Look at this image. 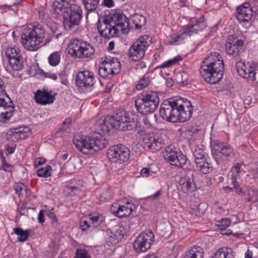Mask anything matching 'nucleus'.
Masks as SVG:
<instances>
[{
	"label": "nucleus",
	"instance_id": "1",
	"mask_svg": "<svg viewBox=\"0 0 258 258\" xmlns=\"http://www.w3.org/2000/svg\"><path fill=\"white\" fill-rule=\"evenodd\" d=\"M130 23L127 18L120 13H115L99 19L97 28L101 36L110 39L119 36L120 33L127 34Z\"/></svg>",
	"mask_w": 258,
	"mask_h": 258
},
{
	"label": "nucleus",
	"instance_id": "2",
	"mask_svg": "<svg viewBox=\"0 0 258 258\" xmlns=\"http://www.w3.org/2000/svg\"><path fill=\"white\" fill-rule=\"evenodd\" d=\"M224 71V61L217 52H211L205 58L201 68V74L207 82L215 84L222 78Z\"/></svg>",
	"mask_w": 258,
	"mask_h": 258
},
{
	"label": "nucleus",
	"instance_id": "3",
	"mask_svg": "<svg viewBox=\"0 0 258 258\" xmlns=\"http://www.w3.org/2000/svg\"><path fill=\"white\" fill-rule=\"evenodd\" d=\"M75 147L84 154H92L105 148L108 141L100 135L91 136L75 135L73 139Z\"/></svg>",
	"mask_w": 258,
	"mask_h": 258
},
{
	"label": "nucleus",
	"instance_id": "4",
	"mask_svg": "<svg viewBox=\"0 0 258 258\" xmlns=\"http://www.w3.org/2000/svg\"><path fill=\"white\" fill-rule=\"evenodd\" d=\"M63 5L56 7L55 9L57 13H63V25L64 28L68 31L76 29L80 25L83 17L81 7L77 4L71 5L69 8L62 7Z\"/></svg>",
	"mask_w": 258,
	"mask_h": 258
},
{
	"label": "nucleus",
	"instance_id": "5",
	"mask_svg": "<svg viewBox=\"0 0 258 258\" xmlns=\"http://www.w3.org/2000/svg\"><path fill=\"white\" fill-rule=\"evenodd\" d=\"M159 103V98L156 92L151 91L141 95L135 102L138 112L143 115L153 113Z\"/></svg>",
	"mask_w": 258,
	"mask_h": 258
},
{
	"label": "nucleus",
	"instance_id": "6",
	"mask_svg": "<svg viewBox=\"0 0 258 258\" xmlns=\"http://www.w3.org/2000/svg\"><path fill=\"white\" fill-rule=\"evenodd\" d=\"M110 124L113 128L122 131H131L138 126V119L125 110H118L112 116Z\"/></svg>",
	"mask_w": 258,
	"mask_h": 258
},
{
	"label": "nucleus",
	"instance_id": "7",
	"mask_svg": "<svg viewBox=\"0 0 258 258\" xmlns=\"http://www.w3.org/2000/svg\"><path fill=\"white\" fill-rule=\"evenodd\" d=\"M69 52L73 56L88 58L94 55V49L87 42L81 39H75L69 43Z\"/></svg>",
	"mask_w": 258,
	"mask_h": 258
},
{
	"label": "nucleus",
	"instance_id": "8",
	"mask_svg": "<svg viewBox=\"0 0 258 258\" xmlns=\"http://www.w3.org/2000/svg\"><path fill=\"white\" fill-rule=\"evenodd\" d=\"M152 39L145 35L139 38L131 46L128 56L134 61H138L144 57L147 48L151 44Z\"/></svg>",
	"mask_w": 258,
	"mask_h": 258
},
{
	"label": "nucleus",
	"instance_id": "9",
	"mask_svg": "<svg viewBox=\"0 0 258 258\" xmlns=\"http://www.w3.org/2000/svg\"><path fill=\"white\" fill-rule=\"evenodd\" d=\"M213 156L218 165L223 161H229L235 156L232 148L224 143L216 142L213 145Z\"/></svg>",
	"mask_w": 258,
	"mask_h": 258
},
{
	"label": "nucleus",
	"instance_id": "10",
	"mask_svg": "<svg viewBox=\"0 0 258 258\" xmlns=\"http://www.w3.org/2000/svg\"><path fill=\"white\" fill-rule=\"evenodd\" d=\"M107 155L111 163L120 165L128 161L130 156V151L126 146L118 144L111 147L108 150Z\"/></svg>",
	"mask_w": 258,
	"mask_h": 258
},
{
	"label": "nucleus",
	"instance_id": "11",
	"mask_svg": "<svg viewBox=\"0 0 258 258\" xmlns=\"http://www.w3.org/2000/svg\"><path fill=\"white\" fill-rule=\"evenodd\" d=\"M178 100H172L165 101L161 104L159 113L162 119L172 122L178 121Z\"/></svg>",
	"mask_w": 258,
	"mask_h": 258
},
{
	"label": "nucleus",
	"instance_id": "12",
	"mask_svg": "<svg viewBox=\"0 0 258 258\" xmlns=\"http://www.w3.org/2000/svg\"><path fill=\"white\" fill-rule=\"evenodd\" d=\"M154 235L152 231L141 233L134 241L133 247L138 253L146 251L154 242Z\"/></svg>",
	"mask_w": 258,
	"mask_h": 258
},
{
	"label": "nucleus",
	"instance_id": "13",
	"mask_svg": "<svg viewBox=\"0 0 258 258\" xmlns=\"http://www.w3.org/2000/svg\"><path fill=\"white\" fill-rule=\"evenodd\" d=\"M4 91V84L0 79V122H6L9 120L13 115L14 107L12 102H8L6 100L3 93Z\"/></svg>",
	"mask_w": 258,
	"mask_h": 258
},
{
	"label": "nucleus",
	"instance_id": "14",
	"mask_svg": "<svg viewBox=\"0 0 258 258\" xmlns=\"http://www.w3.org/2000/svg\"><path fill=\"white\" fill-rule=\"evenodd\" d=\"M164 140L159 135L150 134L143 138V146L146 151L156 152L163 146Z\"/></svg>",
	"mask_w": 258,
	"mask_h": 258
},
{
	"label": "nucleus",
	"instance_id": "15",
	"mask_svg": "<svg viewBox=\"0 0 258 258\" xmlns=\"http://www.w3.org/2000/svg\"><path fill=\"white\" fill-rule=\"evenodd\" d=\"M244 42L233 36L228 38L225 44V51L227 54L238 58L240 54L243 51Z\"/></svg>",
	"mask_w": 258,
	"mask_h": 258
},
{
	"label": "nucleus",
	"instance_id": "16",
	"mask_svg": "<svg viewBox=\"0 0 258 258\" xmlns=\"http://www.w3.org/2000/svg\"><path fill=\"white\" fill-rule=\"evenodd\" d=\"M235 67L237 73L242 77L251 81L256 80L258 72L255 71V68L251 63L239 61L236 62Z\"/></svg>",
	"mask_w": 258,
	"mask_h": 258
},
{
	"label": "nucleus",
	"instance_id": "17",
	"mask_svg": "<svg viewBox=\"0 0 258 258\" xmlns=\"http://www.w3.org/2000/svg\"><path fill=\"white\" fill-rule=\"evenodd\" d=\"M95 82L93 73L87 70L80 71L76 75V83L80 88L92 87Z\"/></svg>",
	"mask_w": 258,
	"mask_h": 258
},
{
	"label": "nucleus",
	"instance_id": "18",
	"mask_svg": "<svg viewBox=\"0 0 258 258\" xmlns=\"http://www.w3.org/2000/svg\"><path fill=\"white\" fill-rule=\"evenodd\" d=\"M180 100H178V101L177 117L179 118L178 121L183 122L189 119L191 117L192 107L191 102L187 99L182 101V103H180Z\"/></svg>",
	"mask_w": 258,
	"mask_h": 258
},
{
	"label": "nucleus",
	"instance_id": "19",
	"mask_svg": "<svg viewBox=\"0 0 258 258\" xmlns=\"http://www.w3.org/2000/svg\"><path fill=\"white\" fill-rule=\"evenodd\" d=\"M236 17L239 22H247L252 15L253 10L249 3H244L237 9Z\"/></svg>",
	"mask_w": 258,
	"mask_h": 258
},
{
	"label": "nucleus",
	"instance_id": "20",
	"mask_svg": "<svg viewBox=\"0 0 258 258\" xmlns=\"http://www.w3.org/2000/svg\"><path fill=\"white\" fill-rule=\"evenodd\" d=\"M123 228L119 227L116 229H107L106 234V242L109 244L114 245L117 244L123 237L124 232Z\"/></svg>",
	"mask_w": 258,
	"mask_h": 258
},
{
	"label": "nucleus",
	"instance_id": "21",
	"mask_svg": "<svg viewBox=\"0 0 258 258\" xmlns=\"http://www.w3.org/2000/svg\"><path fill=\"white\" fill-rule=\"evenodd\" d=\"M21 43L24 48L29 51L32 50V25L31 24L24 29L21 35Z\"/></svg>",
	"mask_w": 258,
	"mask_h": 258
},
{
	"label": "nucleus",
	"instance_id": "22",
	"mask_svg": "<svg viewBox=\"0 0 258 258\" xmlns=\"http://www.w3.org/2000/svg\"><path fill=\"white\" fill-rule=\"evenodd\" d=\"M35 101L39 104L46 105L53 102L55 97L46 91L38 90L35 94Z\"/></svg>",
	"mask_w": 258,
	"mask_h": 258
},
{
	"label": "nucleus",
	"instance_id": "23",
	"mask_svg": "<svg viewBox=\"0 0 258 258\" xmlns=\"http://www.w3.org/2000/svg\"><path fill=\"white\" fill-rule=\"evenodd\" d=\"M27 137V135L26 131H24V128L21 127L11 130L6 134L7 140L14 142L24 139Z\"/></svg>",
	"mask_w": 258,
	"mask_h": 258
},
{
	"label": "nucleus",
	"instance_id": "24",
	"mask_svg": "<svg viewBox=\"0 0 258 258\" xmlns=\"http://www.w3.org/2000/svg\"><path fill=\"white\" fill-rule=\"evenodd\" d=\"M135 206L127 202L125 206H119L116 210H112L113 214L119 218H122L130 216L133 211Z\"/></svg>",
	"mask_w": 258,
	"mask_h": 258
},
{
	"label": "nucleus",
	"instance_id": "25",
	"mask_svg": "<svg viewBox=\"0 0 258 258\" xmlns=\"http://www.w3.org/2000/svg\"><path fill=\"white\" fill-rule=\"evenodd\" d=\"M204 255L203 248L195 245L185 251L183 258H204Z\"/></svg>",
	"mask_w": 258,
	"mask_h": 258
},
{
	"label": "nucleus",
	"instance_id": "26",
	"mask_svg": "<svg viewBox=\"0 0 258 258\" xmlns=\"http://www.w3.org/2000/svg\"><path fill=\"white\" fill-rule=\"evenodd\" d=\"M179 184L181 188L184 192L192 191L195 188L194 179L188 176H185L180 179Z\"/></svg>",
	"mask_w": 258,
	"mask_h": 258
},
{
	"label": "nucleus",
	"instance_id": "27",
	"mask_svg": "<svg viewBox=\"0 0 258 258\" xmlns=\"http://www.w3.org/2000/svg\"><path fill=\"white\" fill-rule=\"evenodd\" d=\"M180 152L178 149L170 146L164 149L163 156L164 159L171 164L176 155L179 154Z\"/></svg>",
	"mask_w": 258,
	"mask_h": 258
},
{
	"label": "nucleus",
	"instance_id": "28",
	"mask_svg": "<svg viewBox=\"0 0 258 258\" xmlns=\"http://www.w3.org/2000/svg\"><path fill=\"white\" fill-rule=\"evenodd\" d=\"M44 38V31L41 25H33L34 45H38L42 42Z\"/></svg>",
	"mask_w": 258,
	"mask_h": 258
},
{
	"label": "nucleus",
	"instance_id": "29",
	"mask_svg": "<svg viewBox=\"0 0 258 258\" xmlns=\"http://www.w3.org/2000/svg\"><path fill=\"white\" fill-rule=\"evenodd\" d=\"M198 169L204 174H207L213 170L211 163L207 161V159H203L196 162Z\"/></svg>",
	"mask_w": 258,
	"mask_h": 258
},
{
	"label": "nucleus",
	"instance_id": "30",
	"mask_svg": "<svg viewBox=\"0 0 258 258\" xmlns=\"http://www.w3.org/2000/svg\"><path fill=\"white\" fill-rule=\"evenodd\" d=\"M3 51L8 61L22 56L19 49L16 47L8 46L5 48Z\"/></svg>",
	"mask_w": 258,
	"mask_h": 258
},
{
	"label": "nucleus",
	"instance_id": "31",
	"mask_svg": "<svg viewBox=\"0 0 258 258\" xmlns=\"http://www.w3.org/2000/svg\"><path fill=\"white\" fill-rule=\"evenodd\" d=\"M103 61L107 65V67L110 68L111 71L112 70L113 71L114 75L119 73L121 65L120 62L117 58H112L109 59H106V60H104Z\"/></svg>",
	"mask_w": 258,
	"mask_h": 258
},
{
	"label": "nucleus",
	"instance_id": "32",
	"mask_svg": "<svg viewBox=\"0 0 258 258\" xmlns=\"http://www.w3.org/2000/svg\"><path fill=\"white\" fill-rule=\"evenodd\" d=\"M196 22L195 24L190 25L184 29L185 30L188 29L190 30L188 33H187V36H190L193 32L197 33L199 31H201L206 26L205 23L202 19H200L199 21L196 20Z\"/></svg>",
	"mask_w": 258,
	"mask_h": 258
},
{
	"label": "nucleus",
	"instance_id": "33",
	"mask_svg": "<svg viewBox=\"0 0 258 258\" xmlns=\"http://www.w3.org/2000/svg\"><path fill=\"white\" fill-rule=\"evenodd\" d=\"M98 72L99 75L105 79H111L114 75L113 71H111L103 61L99 66Z\"/></svg>",
	"mask_w": 258,
	"mask_h": 258
},
{
	"label": "nucleus",
	"instance_id": "34",
	"mask_svg": "<svg viewBox=\"0 0 258 258\" xmlns=\"http://www.w3.org/2000/svg\"><path fill=\"white\" fill-rule=\"evenodd\" d=\"M132 20L135 25L136 28L138 29L141 28L146 23L145 17L141 14H134L132 17Z\"/></svg>",
	"mask_w": 258,
	"mask_h": 258
},
{
	"label": "nucleus",
	"instance_id": "35",
	"mask_svg": "<svg viewBox=\"0 0 258 258\" xmlns=\"http://www.w3.org/2000/svg\"><path fill=\"white\" fill-rule=\"evenodd\" d=\"M175 157L171 165L180 168H183L187 161L185 156L180 152L179 154H177Z\"/></svg>",
	"mask_w": 258,
	"mask_h": 258
},
{
	"label": "nucleus",
	"instance_id": "36",
	"mask_svg": "<svg viewBox=\"0 0 258 258\" xmlns=\"http://www.w3.org/2000/svg\"><path fill=\"white\" fill-rule=\"evenodd\" d=\"M10 68L14 71H18L23 67V60L22 56L15 58L8 61Z\"/></svg>",
	"mask_w": 258,
	"mask_h": 258
},
{
	"label": "nucleus",
	"instance_id": "37",
	"mask_svg": "<svg viewBox=\"0 0 258 258\" xmlns=\"http://www.w3.org/2000/svg\"><path fill=\"white\" fill-rule=\"evenodd\" d=\"M193 155L195 157V162L205 159L207 155L203 145L196 146L193 151Z\"/></svg>",
	"mask_w": 258,
	"mask_h": 258
},
{
	"label": "nucleus",
	"instance_id": "38",
	"mask_svg": "<svg viewBox=\"0 0 258 258\" xmlns=\"http://www.w3.org/2000/svg\"><path fill=\"white\" fill-rule=\"evenodd\" d=\"M240 164L237 163L232 168L230 171L231 180L232 185H235L237 183V178L239 176L240 172Z\"/></svg>",
	"mask_w": 258,
	"mask_h": 258
},
{
	"label": "nucleus",
	"instance_id": "39",
	"mask_svg": "<svg viewBox=\"0 0 258 258\" xmlns=\"http://www.w3.org/2000/svg\"><path fill=\"white\" fill-rule=\"evenodd\" d=\"M190 30H185L181 33L174 34L170 36V40H168L169 43L172 44L177 42L180 40H183L187 36V33H188Z\"/></svg>",
	"mask_w": 258,
	"mask_h": 258
},
{
	"label": "nucleus",
	"instance_id": "40",
	"mask_svg": "<svg viewBox=\"0 0 258 258\" xmlns=\"http://www.w3.org/2000/svg\"><path fill=\"white\" fill-rule=\"evenodd\" d=\"M14 232L18 235L17 239L19 241H25L28 238L29 232L27 230L25 231L20 228H16L14 229Z\"/></svg>",
	"mask_w": 258,
	"mask_h": 258
},
{
	"label": "nucleus",
	"instance_id": "41",
	"mask_svg": "<svg viewBox=\"0 0 258 258\" xmlns=\"http://www.w3.org/2000/svg\"><path fill=\"white\" fill-rule=\"evenodd\" d=\"M99 0H83V3L88 12L95 11L98 5Z\"/></svg>",
	"mask_w": 258,
	"mask_h": 258
},
{
	"label": "nucleus",
	"instance_id": "42",
	"mask_svg": "<svg viewBox=\"0 0 258 258\" xmlns=\"http://www.w3.org/2000/svg\"><path fill=\"white\" fill-rule=\"evenodd\" d=\"M228 248L225 250L224 248H220L218 251L215 253L212 258H234L233 255L229 252Z\"/></svg>",
	"mask_w": 258,
	"mask_h": 258
},
{
	"label": "nucleus",
	"instance_id": "43",
	"mask_svg": "<svg viewBox=\"0 0 258 258\" xmlns=\"http://www.w3.org/2000/svg\"><path fill=\"white\" fill-rule=\"evenodd\" d=\"M52 167L47 165L46 167L40 168L37 171V174L39 177H48L51 175Z\"/></svg>",
	"mask_w": 258,
	"mask_h": 258
},
{
	"label": "nucleus",
	"instance_id": "44",
	"mask_svg": "<svg viewBox=\"0 0 258 258\" xmlns=\"http://www.w3.org/2000/svg\"><path fill=\"white\" fill-rule=\"evenodd\" d=\"M60 59V53L58 51H55L50 55L48 57V61L51 66H56L59 63Z\"/></svg>",
	"mask_w": 258,
	"mask_h": 258
},
{
	"label": "nucleus",
	"instance_id": "45",
	"mask_svg": "<svg viewBox=\"0 0 258 258\" xmlns=\"http://www.w3.org/2000/svg\"><path fill=\"white\" fill-rule=\"evenodd\" d=\"M181 59L180 56H176L174 58L166 61L159 66V68H165L169 67L175 63L179 62Z\"/></svg>",
	"mask_w": 258,
	"mask_h": 258
},
{
	"label": "nucleus",
	"instance_id": "46",
	"mask_svg": "<svg viewBox=\"0 0 258 258\" xmlns=\"http://www.w3.org/2000/svg\"><path fill=\"white\" fill-rule=\"evenodd\" d=\"M16 193L19 196L26 192V187L22 183H16L14 185Z\"/></svg>",
	"mask_w": 258,
	"mask_h": 258
},
{
	"label": "nucleus",
	"instance_id": "47",
	"mask_svg": "<svg viewBox=\"0 0 258 258\" xmlns=\"http://www.w3.org/2000/svg\"><path fill=\"white\" fill-rule=\"evenodd\" d=\"M150 83V79L148 77H144L139 81L136 85L137 90H142L147 87Z\"/></svg>",
	"mask_w": 258,
	"mask_h": 258
},
{
	"label": "nucleus",
	"instance_id": "48",
	"mask_svg": "<svg viewBox=\"0 0 258 258\" xmlns=\"http://www.w3.org/2000/svg\"><path fill=\"white\" fill-rule=\"evenodd\" d=\"M74 258H90L88 252L84 249H78Z\"/></svg>",
	"mask_w": 258,
	"mask_h": 258
},
{
	"label": "nucleus",
	"instance_id": "49",
	"mask_svg": "<svg viewBox=\"0 0 258 258\" xmlns=\"http://www.w3.org/2000/svg\"><path fill=\"white\" fill-rule=\"evenodd\" d=\"M154 172L151 170L150 168H144L141 171V175L145 177L154 176Z\"/></svg>",
	"mask_w": 258,
	"mask_h": 258
},
{
	"label": "nucleus",
	"instance_id": "50",
	"mask_svg": "<svg viewBox=\"0 0 258 258\" xmlns=\"http://www.w3.org/2000/svg\"><path fill=\"white\" fill-rule=\"evenodd\" d=\"M230 223L231 221L230 219H222L220 221H219V224L218 225L220 226H222L225 228L229 226Z\"/></svg>",
	"mask_w": 258,
	"mask_h": 258
},
{
	"label": "nucleus",
	"instance_id": "51",
	"mask_svg": "<svg viewBox=\"0 0 258 258\" xmlns=\"http://www.w3.org/2000/svg\"><path fill=\"white\" fill-rule=\"evenodd\" d=\"M46 162V159L44 158H37L35 161V167L38 168L39 166H41L44 164Z\"/></svg>",
	"mask_w": 258,
	"mask_h": 258
},
{
	"label": "nucleus",
	"instance_id": "52",
	"mask_svg": "<svg viewBox=\"0 0 258 258\" xmlns=\"http://www.w3.org/2000/svg\"><path fill=\"white\" fill-rule=\"evenodd\" d=\"M233 188L235 189V191L237 194L241 196L244 194L243 190L239 186L238 182L236 183V184L233 185Z\"/></svg>",
	"mask_w": 258,
	"mask_h": 258
},
{
	"label": "nucleus",
	"instance_id": "53",
	"mask_svg": "<svg viewBox=\"0 0 258 258\" xmlns=\"http://www.w3.org/2000/svg\"><path fill=\"white\" fill-rule=\"evenodd\" d=\"M80 226L83 231H85L90 227V225L87 221L84 220L81 222Z\"/></svg>",
	"mask_w": 258,
	"mask_h": 258
},
{
	"label": "nucleus",
	"instance_id": "54",
	"mask_svg": "<svg viewBox=\"0 0 258 258\" xmlns=\"http://www.w3.org/2000/svg\"><path fill=\"white\" fill-rule=\"evenodd\" d=\"M2 168L6 171H11L12 168V166L5 161H3Z\"/></svg>",
	"mask_w": 258,
	"mask_h": 258
},
{
	"label": "nucleus",
	"instance_id": "55",
	"mask_svg": "<svg viewBox=\"0 0 258 258\" xmlns=\"http://www.w3.org/2000/svg\"><path fill=\"white\" fill-rule=\"evenodd\" d=\"M103 4L108 8H111L114 6L113 0H103Z\"/></svg>",
	"mask_w": 258,
	"mask_h": 258
},
{
	"label": "nucleus",
	"instance_id": "56",
	"mask_svg": "<svg viewBox=\"0 0 258 258\" xmlns=\"http://www.w3.org/2000/svg\"><path fill=\"white\" fill-rule=\"evenodd\" d=\"M146 68V64L144 61H140L136 64V69L137 70H143Z\"/></svg>",
	"mask_w": 258,
	"mask_h": 258
},
{
	"label": "nucleus",
	"instance_id": "57",
	"mask_svg": "<svg viewBox=\"0 0 258 258\" xmlns=\"http://www.w3.org/2000/svg\"><path fill=\"white\" fill-rule=\"evenodd\" d=\"M38 221L40 223H41V224H42L45 220H44V213H43V210H41L38 214Z\"/></svg>",
	"mask_w": 258,
	"mask_h": 258
},
{
	"label": "nucleus",
	"instance_id": "58",
	"mask_svg": "<svg viewBox=\"0 0 258 258\" xmlns=\"http://www.w3.org/2000/svg\"><path fill=\"white\" fill-rule=\"evenodd\" d=\"M90 219L93 223H97L99 221L100 216L99 215L93 216Z\"/></svg>",
	"mask_w": 258,
	"mask_h": 258
},
{
	"label": "nucleus",
	"instance_id": "59",
	"mask_svg": "<svg viewBox=\"0 0 258 258\" xmlns=\"http://www.w3.org/2000/svg\"><path fill=\"white\" fill-rule=\"evenodd\" d=\"M47 216L50 219H52L54 221H56V216H55V214H54V213H53L52 212H49L47 214Z\"/></svg>",
	"mask_w": 258,
	"mask_h": 258
},
{
	"label": "nucleus",
	"instance_id": "60",
	"mask_svg": "<svg viewBox=\"0 0 258 258\" xmlns=\"http://www.w3.org/2000/svg\"><path fill=\"white\" fill-rule=\"evenodd\" d=\"M38 17L40 20H43L44 18L45 13L43 10L38 11Z\"/></svg>",
	"mask_w": 258,
	"mask_h": 258
},
{
	"label": "nucleus",
	"instance_id": "61",
	"mask_svg": "<svg viewBox=\"0 0 258 258\" xmlns=\"http://www.w3.org/2000/svg\"><path fill=\"white\" fill-rule=\"evenodd\" d=\"M15 148H16L15 146H12L11 147L8 146L7 151L9 154H12L14 152Z\"/></svg>",
	"mask_w": 258,
	"mask_h": 258
},
{
	"label": "nucleus",
	"instance_id": "62",
	"mask_svg": "<svg viewBox=\"0 0 258 258\" xmlns=\"http://www.w3.org/2000/svg\"><path fill=\"white\" fill-rule=\"evenodd\" d=\"M143 122L144 124L147 126L151 125L150 121L148 117H145L143 119Z\"/></svg>",
	"mask_w": 258,
	"mask_h": 258
},
{
	"label": "nucleus",
	"instance_id": "63",
	"mask_svg": "<svg viewBox=\"0 0 258 258\" xmlns=\"http://www.w3.org/2000/svg\"><path fill=\"white\" fill-rule=\"evenodd\" d=\"M161 194V192L160 190H158L155 194L153 195L150 196V198H152L153 199H156L158 197H159Z\"/></svg>",
	"mask_w": 258,
	"mask_h": 258
},
{
	"label": "nucleus",
	"instance_id": "64",
	"mask_svg": "<svg viewBox=\"0 0 258 258\" xmlns=\"http://www.w3.org/2000/svg\"><path fill=\"white\" fill-rule=\"evenodd\" d=\"M114 48V42L113 41H110L108 44V49L109 50H112Z\"/></svg>",
	"mask_w": 258,
	"mask_h": 258
}]
</instances>
